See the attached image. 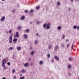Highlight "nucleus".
<instances>
[{
    "instance_id": "obj_24",
    "label": "nucleus",
    "mask_w": 79,
    "mask_h": 79,
    "mask_svg": "<svg viewBox=\"0 0 79 79\" xmlns=\"http://www.w3.org/2000/svg\"><path fill=\"white\" fill-rule=\"evenodd\" d=\"M57 4L58 6H60V2H57Z\"/></svg>"
},
{
    "instance_id": "obj_22",
    "label": "nucleus",
    "mask_w": 79,
    "mask_h": 79,
    "mask_svg": "<svg viewBox=\"0 0 79 79\" xmlns=\"http://www.w3.org/2000/svg\"><path fill=\"white\" fill-rule=\"evenodd\" d=\"M77 26L76 25H75L73 26V29H77Z\"/></svg>"
},
{
    "instance_id": "obj_32",
    "label": "nucleus",
    "mask_w": 79,
    "mask_h": 79,
    "mask_svg": "<svg viewBox=\"0 0 79 79\" xmlns=\"http://www.w3.org/2000/svg\"><path fill=\"white\" fill-rule=\"evenodd\" d=\"M51 61L52 63H54V61H55V60L54 59H52L51 60Z\"/></svg>"
},
{
    "instance_id": "obj_19",
    "label": "nucleus",
    "mask_w": 79,
    "mask_h": 79,
    "mask_svg": "<svg viewBox=\"0 0 79 79\" xmlns=\"http://www.w3.org/2000/svg\"><path fill=\"white\" fill-rule=\"evenodd\" d=\"M61 29V27L60 26H58L57 27V29H58V30H60Z\"/></svg>"
},
{
    "instance_id": "obj_42",
    "label": "nucleus",
    "mask_w": 79,
    "mask_h": 79,
    "mask_svg": "<svg viewBox=\"0 0 79 79\" xmlns=\"http://www.w3.org/2000/svg\"><path fill=\"white\" fill-rule=\"evenodd\" d=\"M5 33H6V34H8V31H5Z\"/></svg>"
},
{
    "instance_id": "obj_26",
    "label": "nucleus",
    "mask_w": 79,
    "mask_h": 79,
    "mask_svg": "<svg viewBox=\"0 0 79 79\" xmlns=\"http://www.w3.org/2000/svg\"><path fill=\"white\" fill-rule=\"evenodd\" d=\"M28 11V10H25V13H27Z\"/></svg>"
},
{
    "instance_id": "obj_20",
    "label": "nucleus",
    "mask_w": 79,
    "mask_h": 79,
    "mask_svg": "<svg viewBox=\"0 0 79 79\" xmlns=\"http://www.w3.org/2000/svg\"><path fill=\"white\" fill-rule=\"evenodd\" d=\"M47 57L48 58H50V54H48Z\"/></svg>"
},
{
    "instance_id": "obj_14",
    "label": "nucleus",
    "mask_w": 79,
    "mask_h": 79,
    "mask_svg": "<svg viewBox=\"0 0 79 79\" xmlns=\"http://www.w3.org/2000/svg\"><path fill=\"white\" fill-rule=\"evenodd\" d=\"M69 60L70 61H72L73 60V59L71 57H70L69 59Z\"/></svg>"
},
{
    "instance_id": "obj_15",
    "label": "nucleus",
    "mask_w": 79,
    "mask_h": 79,
    "mask_svg": "<svg viewBox=\"0 0 79 79\" xmlns=\"http://www.w3.org/2000/svg\"><path fill=\"white\" fill-rule=\"evenodd\" d=\"M23 37H24L25 39H26V38L27 37V35H26V34H25L23 35Z\"/></svg>"
},
{
    "instance_id": "obj_3",
    "label": "nucleus",
    "mask_w": 79,
    "mask_h": 79,
    "mask_svg": "<svg viewBox=\"0 0 79 79\" xmlns=\"http://www.w3.org/2000/svg\"><path fill=\"white\" fill-rule=\"evenodd\" d=\"M13 39V37H12V35L10 36L9 37V43H10V44H11L12 43V40Z\"/></svg>"
},
{
    "instance_id": "obj_4",
    "label": "nucleus",
    "mask_w": 79,
    "mask_h": 79,
    "mask_svg": "<svg viewBox=\"0 0 79 79\" xmlns=\"http://www.w3.org/2000/svg\"><path fill=\"white\" fill-rule=\"evenodd\" d=\"M58 49H59V46L57 45H56L54 47L55 51H57Z\"/></svg>"
},
{
    "instance_id": "obj_27",
    "label": "nucleus",
    "mask_w": 79,
    "mask_h": 79,
    "mask_svg": "<svg viewBox=\"0 0 79 79\" xmlns=\"http://www.w3.org/2000/svg\"><path fill=\"white\" fill-rule=\"evenodd\" d=\"M46 26H47V24L46 23H45L44 25H43V27L44 28L46 27Z\"/></svg>"
},
{
    "instance_id": "obj_54",
    "label": "nucleus",
    "mask_w": 79,
    "mask_h": 79,
    "mask_svg": "<svg viewBox=\"0 0 79 79\" xmlns=\"http://www.w3.org/2000/svg\"><path fill=\"white\" fill-rule=\"evenodd\" d=\"M30 24H32V22H30Z\"/></svg>"
},
{
    "instance_id": "obj_47",
    "label": "nucleus",
    "mask_w": 79,
    "mask_h": 79,
    "mask_svg": "<svg viewBox=\"0 0 79 79\" xmlns=\"http://www.w3.org/2000/svg\"><path fill=\"white\" fill-rule=\"evenodd\" d=\"M36 35L37 36H38V35H39V34L38 33H36Z\"/></svg>"
},
{
    "instance_id": "obj_16",
    "label": "nucleus",
    "mask_w": 79,
    "mask_h": 79,
    "mask_svg": "<svg viewBox=\"0 0 79 79\" xmlns=\"http://www.w3.org/2000/svg\"><path fill=\"white\" fill-rule=\"evenodd\" d=\"M35 44H38V40H35Z\"/></svg>"
},
{
    "instance_id": "obj_41",
    "label": "nucleus",
    "mask_w": 79,
    "mask_h": 79,
    "mask_svg": "<svg viewBox=\"0 0 79 79\" xmlns=\"http://www.w3.org/2000/svg\"><path fill=\"white\" fill-rule=\"evenodd\" d=\"M32 46H31L30 48V50H32Z\"/></svg>"
},
{
    "instance_id": "obj_37",
    "label": "nucleus",
    "mask_w": 79,
    "mask_h": 79,
    "mask_svg": "<svg viewBox=\"0 0 79 79\" xmlns=\"http://www.w3.org/2000/svg\"><path fill=\"white\" fill-rule=\"evenodd\" d=\"M69 44H68L67 45V48H68V47H69Z\"/></svg>"
},
{
    "instance_id": "obj_53",
    "label": "nucleus",
    "mask_w": 79,
    "mask_h": 79,
    "mask_svg": "<svg viewBox=\"0 0 79 79\" xmlns=\"http://www.w3.org/2000/svg\"><path fill=\"white\" fill-rule=\"evenodd\" d=\"M22 76V74H21L20 75V76L21 77Z\"/></svg>"
},
{
    "instance_id": "obj_29",
    "label": "nucleus",
    "mask_w": 79,
    "mask_h": 79,
    "mask_svg": "<svg viewBox=\"0 0 79 79\" xmlns=\"http://www.w3.org/2000/svg\"><path fill=\"white\" fill-rule=\"evenodd\" d=\"M68 68H69V69H71V65H69Z\"/></svg>"
},
{
    "instance_id": "obj_25",
    "label": "nucleus",
    "mask_w": 79,
    "mask_h": 79,
    "mask_svg": "<svg viewBox=\"0 0 79 79\" xmlns=\"http://www.w3.org/2000/svg\"><path fill=\"white\" fill-rule=\"evenodd\" d=\"M36 10H39V9H40V6L36 7Z\"/></svg>"
},
{
    "instance_id": "obj_21",
    "label": "nucleus",
    "mask_w": 79,
    "mask_h": 79,
    "mask_svg": "<svg viewBox=\"0 0 79 79\" xmlns=\"http://www.w3.org/2000/svg\"><path fill=\"white\" fill-rule=\"evenodd\" d=\"M17 49L18 50H19H19H21V47H18L17 48Z\"/></svg>"
},
{
    "instance_id": "obj_56",
    "label": "nucleus",
    "mask_w": 79,
    "mask_h": 79,
    "mask_svg": "<svg viewBox=\"0 0 79 79\" xmlns=\"http://www.w3.org/2000/svg\"><path fill=\"white\" fill-rule=\"evenodd\" d=\"M2 1H5V0H2Z\"/></svg>"
},
{
    "instance_id": "obj_46",
    "label": "nucleus",
    "mask_w": 79,
    "mask_h": 79,
    "mask_svg": "<svg viewBox=\"0 0 79 79\" xmlns=\"http://www.w3.org/2000/svg\"><path fill=\"white\" fill-rule=\"evenodd\" d=\"M77 29H79V26L77 27Z\"/></svg>"
},
{
    "instance_id": "obj_50",
    "label": "nucleus",
    "mask_w": 79,
    "mask_h": 79,
    "mask_svg": "<svg viewBox=\"0 0 79 79\" xmlns=\"http://www.w3.org/2000/svg\"><path fill=\"white\" fill-rule=\"evenodd\" d=\"M32 64H32V63H31L30 64V65H31V66H32Z\"/></svg>"
},
{
    "instance_id": "obj_12",
    "label": "nucleus",
    "mask_w": 79,
    "mask_h": 79,
    "mask_svg": "<svg viewBox=\"0 0 79 79\" xmlns=\"http://www.w3.org/2000/svg\"><path fill=\"white\" fill-rule=\"evenodd\" d=\"M21 72L22 73H26V70H24V69H23V70H22Z\"/></svg>"
},
{
    "instance_id": "obj_7",
    "label": "nucleus",
    "mask_w": 79,
    "mask_h": 79,
    "mask_svg": "<svg viewBox=\"0 0 79 79\" xmlns=\"http://www.w3.org/2000/svg\"><path fill=\"white\" fill-rule=\"evenodd\" d=\"M29 64L28 63H26L24 64V66L25 67H28L29 66Z\"/></svg>"
},
{
    "instance_id": "obj_40",
    "label": "nucleus",
    "mask_w": 79,
    "mask_h": 79,
    "mask_svg": "<svg viewBox=\"0 0 79 79\" xmlns=\"http://www.w3.org/2000/svg\"><path fill=\"white\" fill-rule=\"evenodd\" d=\"M13 48L12 47H10L9 48V49L10 50H12V49H13Z\"/></svg>"
},
{
    "instance_id": "obj_55",
    "label": "nucleus",
    "mask_w": 79,
    "mask_h": 79,
    "mask_svg": "<svg viewBox=\"0 0 79 79\" xmlns=\"http://www.w3.org/2000/svg\"><path fill=\"white\" fill-rule=\"evenodd\" d=\"M69 76H70V75H71V74L69 73Z\"/></svg>"
},
{
    "instance_id": "obj_18",
    "label": "nucleus",
    "mask_w": 79,
    "mask_h": 79,
    "mask_svg": "<svg viewBox=\"0 0 79 79\" xmlns=\"http://www.w3.org/2000/svg\"><path fill=\"white\" fill-rule=\"evenodd\" d=\"M21 28V26H18L17 27V29H18V30H20Z\"/></svg>"
},
{
    "instance_id": "obj_6",
    "label": "nucleus",
    "mask_w": 79,
    "mask_h": 79,
    "mask_svg": "<svg viewBox=\"0 0 79 79\" xmlns=\"http://www.w3.org/2000/svg\"><path fill=\"white\" fill-rule=\"evenodd\" d=\"M5 19V16H2V18L0 20L1 21H3Z\"/></svg>"
},
{
    "instance_id": "obj_31",
    "label": "nucleus",
    "mask_w": 79,
    "mask_h": 79,
    "mask_svg": "<svg viewBox=\"0 0 79 79\" xmlns=\"http://www.w3.org/2000/svg\"><path fill=\"white\" fill-rule=\"evenodd\" d=\"M52 48V45H50L49 46V49H51Z\"/></svg>"
},
{
    "instance_id": "obj_36",
    "label": "nucleus",
    "mask_w": 79,
    "mask_h": 79,
    "mask_svg": "<svg viewBox=\"0 0 79 79\" xmlns=\"http://www.w3.org/2000/svg\"><path fill=\"white\" fill-rule=\"evenodd\" d=\"M12 32V30H10L9 31V33H11Z\"/></svg>"
},
{
    "instance_id": "obj_48",
    "label": "nucleus",
    "mask_w": 79,
    "mask_h": 79,
    "mask_svg": "<svg viewBox=\"0 0 79 79\" xmlns=\"http://www.w3.org/2000/svg\"><path fill=\"white\" fill-rule=\"evenodd\" d=\"M2 79H6L5 77H3L2 78Z\"/></svg>"
},
{
    "instance_id": "obj_52",
    "label": "nucleus",
    "mask_w": 79,
    "mask_h": 79,
    "mask_svg": "<svg viewBox=\"0 0 79 79\" xmlns=\"http://www.w3.org/2000/svg\"><path fill=\"white\" fill-rule=\"evenodd\" d=\"M73 1H74V0H71V2H73Z\"/></svg>"
},
{
    "instance_id": "obj_8",
    "label": "nucleus",
    "mask_w": 79,
    "mask_h": 79,
    "mask_svg": "<svg viewBox=\"0 0 79 79\" xmlns=\"http://www.w3.org/2000/svg\"><path fill=\"white\" fill-rule=\"evenodd\" d=\"M16 36H15V35L14 36L15 37H19V34H18V32H17L16 33Z\"/></svg>"
},
{
    "instance_id": "obj_9",
    "label": "nucleus",
    "mask_w": 79,
    "mask_h": 79,
    "mask_svg": "<svg viewBox=\"0 0 79 79\" xmlns=\"http://www.w3.org/2000/svg\"><path fill=\"white\" fill-rule=\"evenodd\" d=\"M24 19H25V16H24L23 15L21 17V20H24Z\"/></svg>"
},
{
    "instance_id": "obj_33",
    "label": "nucleus",
    "mask_w": 79,
    "mask_h": 79,
    "mask_svg": "<svg viewBox=\"0 0 79 79\" xmlns=\"http://www.w3.org/2000/svg\"><path fill=\"white\" fill-rule=\"evenodd\" d=\"M34 11V10H31L30 11V13H32Z\"/></svg>"
},
{
    "instance_id": "obj_30",
    "label": "nucleus",
    "mask_w": 79,
    "mask_h": 79,
    "mask_svg": "<svg viewBox=\"0 0 79 79\" xmlns=\"http://www.w3.org/2000/svg\"><path fill=\"white\" fill-rule=\"evenodd\" d=\"M26 32H29V29L26 30Z\"/></svg>"
},
{
    "instance_id": "obj_11",
    "label": "nucleus",
    "mask_w": 79,
    "mask_h": 79,
    "mask_svg": "<svg viewBox=\"0 0 79 79\" xmlns=\"http://www.w3.org/2000/svg\"><path fill=\"white\" fill-rule=\"evenodd\" d=\"M35 53V52L34 51H32L31 53V55H34V53Z\"/></svg>"
},
{
    "instance_id": "obj_28",
    "label": "nucleus",
    "mask_w": 79,
    "mask_h": 79,
    "mask_svg": "<svg viewBox=\"0 0 79 79\" xmlns=\"http://www.w3.org/2000/svg\"><path fill=\"white\" fill-rule=\"evenodd\" d=\"M25 78V77H22L20 78L19 79H24Z\"/></svg>"
},
{
    "instance_id": "obj_49",
    "label": "nucleus",
    "mask_w": 79,
    "mask_h": 79,
    "mask_svg": "<svg viewBox=\"0 0 79 79\" xmlns=\"http://www.w3.org/2000/svg\"><path fill=\"white\" fill-rule=\"evenodd\" d=\"M69 41V40L67 39L66 40V42H68Z\"/></svg>"
},
{
    "instance_id": "obj_2",
    "label": "nucleus",
    "mask_w": 79,
    "mask_h": 79,
    "mask_svg": "<svg viewBox=\"0 0 79 79\" xmlns=\"http://www.w3.org/2000/svg\"><path fill=\"white\" fill-rule=\"evenodd\" d=\"M46 29H50V23H48L46 25Z\"/></svg>"
},
{
    "instance_id": "obj_43",
    "label": "nucleus",
    "mask_w": 79,
    "mask_h": 79,
    "mask_svg": "<svg viewBox=\"0 0 79 79\" xmlns=\"http://www.w3.org/2000/svg\"><path fill=\"white\" fill-rule=\"evenodd\" d=\"M15 10H14L13 11V13H15Z\"/></svg>"
},
{
    "instance_id": "obj_35",
    "label": "nucleus",
    "mask_w": 79,
    "mask_h": 79,
    "mask_svg": "<svg viewBox=\"0 0 79 79\" xmlns=\"http://www.w3.org/2000/svg\"><path fill=\"white\" fill-rule=\"evenodd\" d=\"M14 78L15 79H16V75H14Z\"/></svg>"
},
{
    "instance_id": "obj_13",
    "label": "nucleus",
    "mask_w": 79,
    "mask_h": 79,
    "mask_svg": "<svg viewBox=\"0 0 79 79\" xmlns=\"http://www.w3.org/2000/svg\"><path fill=\"white\" fill-rule=\"evenodd\" d=\"M17 40H18V39H17V38H15L13 40V41L14 42H17Z\"/></svg>"
},
{
    "instance_id": "obj_5",
    "label": "nucleus",
    "mask_w": 79,
    "mask_h": 79,
    "mask_svg": "<svg viewBox=\"0 0 79 79\" xmlns=\"http://www.w3.org/2000/svg\"><path fill=\"white\" fill-rule=\"evenodd\" d=\"M54 58L56 60H57V61H59V60H60V59L59 58V57L58 56H55L54 57Z\"/></svg>"
},
{
    "instance_id": "obj_17",
    "label": "nucleus",
    "mask_w": 79,
    "mask_h": 79,
    "mask_svg": "<svg viewBox=\"0 0 79 79\" xmlns=\"http://www.w3.org/2000/svg\"><path fill=\"white\" fill-rule=\"evenodd\" d=\"M61 47H63V48H64V44H62L61 45Z\"/></svg>"
},
{
    "instance_id": "obj_39",
    "label": "nucleus",
    "mask_w": 79,
    "mask_h": 79,
    "mask_svg": "<svg viewBox=\"0 0 79 79\" xmlns=\"http://www.w3.org/2000/svg\"><path fill=\"white\" fill-rule=\"evenodd\" d=\"M65 37V36H64V35H63V39H64Z\"/></svg>"
},
{
    "instance_id": "obj_10",
    "label": "nucleus",
    "mask_w": 79,
    "mask_h": 79,
    "mask_svg": "<svg viewBox=\"0 0 79 79\" xmlns=\"http://www.w3.org/2000/svg\"><path fill=\"white\" fill-rule=\"evenodd\" d=\"M44 63V62L42 60H41L39 62V64L40 65H42V64Z\"/></svg>"
},
{
    "instance_id": "obj_44",
    "label": "nucleus",
    "mask_w": 79,
    "mask_h": 79,
    "mask_svg": "<svg viewBox=\"0 0 79 79\" xmlns=\"http://www.w3.org/2000/svg\"><path fill=\"white\" fill-rule=\"evenodd\" d=\"M71 48L72 49H73V44Z\"/></svg>"
},
{
    "instance_id": "obj_51",
    "label": "nucleus",
    "mask_w": 79,
    "mask_h": 79,
    "mask_svg": "<svg viewBox=\"0 0 79 79\" xmlns=\"http://www.w3.org/2000/svg\"><path fill=\"white\" fill-rule=\"evenodd\" d=\"M69 11H70V10H71V9H70V8H69Z\"/></svg>"
},
{
    "instance_id": "obj_45",
    "label": "nucleus",
    "mask_w": 79,
    "mask_h": 79,
    "mask_svg": "<svg viewBox=\"0 0 79 79\" xmlns=\"http://www.w3.org/2000/svg\"><path fill=\"white\" fill-rule=\"evenodd\" d=\"M17 6L18 7H19V4H17Z\"/></svg>"
},
{
    "instance_id": "obj_23",
    "label": "nucleus",
    "mask_w": 79,
    "mask_h": 79,
    "mask_svg": "<svg viewBox=\"0 0 79 79\" xmlns=\"http://www.w3.org/2000/svg\"><path fill=\"white\" fill-rule=\"evenodd\" d=\"M40 23V22L39 21L37 20L36 21V24H39Z\"/></svg>"
},
{
    "instance_id": "obj_34",
    "label": "nucleus",
    "mask_w": 79,
    "mask_h": 79,
    "mask_svg": "<svg viewBox=\"0 0 79 79\" xmlns=\"http://www.w3.org/2000/svg\"><path fill=\"white\" fill-rule=\"evenodd\" d=\"M15 72V69L13 70L12 71V73H14Z\"/></svg>"
},
{
    "instance_id": "obj_38",
    "label": "nucleus",
    "mask_w": 79,
    "mask_h": 79,
    "mask_svg": "<svg viewBox=\"0 0 79 79\" xmlns=\"http://www.w3.org/2000/svg\"><path fill=\"white\" fill-rule=\"evenodd\" d=\"M7 64H8V65H10V62L7 63Z\"/></svg>"
},
{
    "instance_id": "obj_1",
    "label": "nucleus",
    "mask_w": 79,
    "mask_h": 79,
    "mask_svg": "<svg viewBox=\"0 0 79 79\" xmlns=\"http://www.w3.org/2000/svg\"><path fill=\"white\" fill-rule=\"evenodd\" d=\"M6 63V60H4L2 61V66H3V67H4V69H6V68L5 67V63Z\"/></svg>"
}]
</instances>
